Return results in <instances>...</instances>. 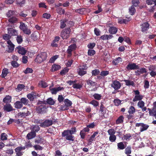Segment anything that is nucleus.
I'll return each mask as SVG.
<instances>
[{"label": "nucleus", "mask_w": 156, "mask_h": 156, "mask_svg": "<svg viewBox=\"0 0 156 156\" xmlns=\"http://www.w3.org/2000/svg\"><path fill=\"white\" fill-rule=\"evenodd\" d=\"M76 39L75 38H73L70 41L69 43L70 45L69 46V56L71 55V52L75 50L76 48Z\"/></svg>", "instance_id": "nucleus-1"}, {"label": "nucleus", "mask_w": 156, "mask_h": 156, "mask_svg": "<svg viewBox=\"0 0 156 156\" xmlns=\"http://www.w3.org/2000/svg\"><path fill=\"white\" fill-rule=\"evenodd\" d=\"M148 110L150 116H154L156 119V108H153V109L151 110L149 108H148Z\"/></svg>", "instance_id": "nucleus-13"}, {"label": "nucleus", "mask_w": 156, "mask_h": 156, "mask_svg": "<svg viewBox=\"0 0 156 156\" xmlns=\"http://www.w3.org/2000/svg\"><path fill=\"white\" fill-rule=\"evenodd\" d=\"M61 36L63 39H66L68 37V29L65 28L61 33Z\"/></svg>", "instance_id": "nucleus-8"}, {"label": "nucleus", "mask_w": 156, "mask_h": 156, "mask_svg": "<svg viewBox=\"0 0 156 156\" xmlns=\"http://www.w3.org/2000/svg\"><path fill=\"white\" fill-rule=\"evenodd\" d=\"M9 22L12 23H15L17 22L18 19L16 17L13 16L9 18L8 20Z\"/></svg>", "instance_id": "nucleus-26"}, {"label": "nucleus", "mask_w": 156, "mask_h": 156, "mask_svg": "<svg viewBox=\"0 0 156 156\" xmlns=\"http://www.w3.org/2000/svg\"><path fill=\"white\" fill-rule=\"evenodd\" d=\"M60 28L63 29L66 26V24H68V20L67 19L61 20H60Z\"/></svg>", "instance_id": "nucleus-12"}, {"label": "nucleus", "mask_w": 156, "mask_h": 156, "mask_svg": "<svg viewBox=\"0 0 156 156\" xmlns=\"http://www.w3.org/2000/svg\"><path fill=\"white\" fill-rule=\"evenodd\" d=\"M30 113L28 111H27V112H20L18 114V116L19 117H25L26 116H27L28 115H30Z\"/></svg>", "instance_id": "nucleus-18"}, {"label": "nucleus", "mask_w": 156, "mask_h": 156, "mask_svg": "<svg viewBox=\"0 0 156 156\" xmlns=\"http://www.w3.org/2000/svg\"><path fill=\"white\" fill-rule=\"evenodd\" d=\"M20 28L23 31L27 28V27H26L24 23L21 22L20 26Z\"/></svg>", "instance_id": "nucleus-46"}, {"label": "nucleus", "mask_w": 156, "mask_h": 156, "mask_svg": "<svg viewBox=\"0 0 156 156\" xmlns=\"http://www.w3.org/2000/svg\"><path fill=\"white\" fill-rule=\"evenodd\" d=\"M108 133L110 136H114L115 131L113 129H111L108 130Z\"/></svg>", "instance_id": "nucleus-42"}, {"label": "nucleus", "mask_w": 156, "mask_h": 156, "mask_svg": "<svg viewBox=\"0 0 156 156\" xmlns=\"http://www.w3.org/2000/svg\"><path fill=\"white\" fill-rule=\"evenodd\" d=\"M47 58L46 53L45 52H43L41 54L38 55L36 58L35 59V61L37 62L40 63L45 60Z\"/></svg>", "instance_id": "nucleus-2"}, {"label": "nucleus", "mask_w": 156, "mask_h": 156, "mask_svg": "<svg viewBox=\"0 0 156 156\" xmlns=\"http://www.w3.org/2000/svg\"><path fill=\"white\" fill-rule=\"evenodd\" d=\"M47 108H36V111L37 113L44 114L47 112Z\"/></svg>", "instance_id": "nucleus-21"}, {"label": "nucleus", "mask_w": 156, "mask_h": 156, "mask_svg": "<svg viewBox=\"0 0 156 156\" xmlns=\"http://www.w3.org/2000/svg\"><path fill=\"white\" fill-rule=\"evenodd\" d=\"M131 137V135L130 133L126 134L125 135H124L123 137L124 138V139L126 140H129Z\"/></svg>", "instance_id": "nucleus-60"}, {"label": "nucleus", "mask_w": 156, "mask_h": 156, "mask_svg": "<svg viewBox=\"0 0 156 156\" xmlns=\"http://www.w3.org/2000/svg\"><path fill=\"white\" fill-rule=\"evenodd\" d=\"M22 150L16 148L15 149V151L16 153V155L17 156H22L23 155V153L21 152Z\"/></svg>", "instance_id": "nucleus-35"}, {"label": "nucleus", "mask_w": 156, "mask_h": 156, "mask_svg": "<svg viewBox=\"0 0 156 156\" xmlns=\"http://www.w3.org/2000/svg\"><path fill=\"white\" fill-rule=\"evenodd\" d=\"M95 45V43H90L87 45V47L89 48L92 49L94 48Z\"/></svg>", "instance_id": "nucleus-61"}, {"label": "nucleus", "mask_w": 156, "mask_h": 156, "mask_svg": "<svg viewBox=\"0 0 156 156\" xmlns=\"http://www.w3.org/2000/svg\"><path fill=\"white\" fill-rule=\"evenodd\" d=\"M15 13V12L14 11L9 10L6 13V15L7 17H10L12 15H14Z\"/></svg>", "instance_id": "nucleus-58"}, {"label": "nucleus", "mask_w": 156, "mask_h": 156, "mask_svg": "<svg viewBox=\"0 0 156 156\" xmlns=\"http://www.w3.org/2000/svg\"><path fill=\"white\" fill-rule=\"evenodd\" d=\"M100 73V71L98 69H95L92 71V75L95 76Z\"/></svg>", "instance_id": "nucleus-62"}, {"label": "nucleus", "mask_w": 156, "mask_h": 156, "mask_svg": "<svg viewBox=\"0 0 156 156\" xmlns=\"http://www.w3.org/2000/svg\"><path fill=\"white\" fill-rule=\"evenodd\" d=\"M131 147L128 146L125 148V153L126 155H129V154H131Z\"/></svg>", "instance_id": "nucleus-31"}, {"label": "nucleus", "mask_w": 156, "mask_h": 156, "mask_svg": "<svg viewBox=\"0 0 156 156\" xmlns=\"http://www.w3.org/2000/svg\"><path fill=\"white\" fill-rule=\"evenodd\" d=\"M52 124H53V121L52 120L46 119L44 122L40 124V126L41 127L45 128L52 125Z\"/></svg>", "instance_id": "nucleus-4"}, {"label": "nucleus", "mask_w": 156, "mask_h": 156, "mask_svg": "<svg viewBox=\"0 0 156 156\" xmlns=\"http://www.w3.org/2000/svg\"><path fill=\"white\" fill-rule=\"evenodd\" d=\"M11 96L8 95L4 98L3 100V102L5 104L4 105V107H12L11 105L9 103L11 101Z\"/></svg>", "instance_id": "nucleus-3"}, {"label": "nucleus", "mask_w": 156, "mask_h": 156, "mask_svg": "<svg viewBox=\"0 0 156 156\" xmlns=\"http://www.w3.org/2000/svg\"><path fill=\"white\" fill-rule=\"evenodd\" d=\"M36 133L30 132L27 135V138L29 140H30L34 138L36 136Z\"/></svg>", "instance_id": "nucleus-23"}, {"label": "nucleus", "mask_w": 156, "mask_h": 156, "mask_svg": "<svg viewBox=\"0 0 156 156\" xmlns=\"http://www.w3.org/2000/svg\"><path fill=\"white\" fill-rule=\"evenodd\" d=\"M20 101L24 105H27L28 103V101L27 99L25 98H23L20 99Z\"/></svg>", "instance_id": "nucleus-41"}, {"label": "nucleus", "mask_w": 156, "mask_h": 156, "mask_svg": "<svg viewBox=\"0 0 156 156\" xmlns=\"http://www.w3.org/2000/svg\"><path fill=\"white\" fill-rule=\"evenodd\" d=\"M47 103L50 105H53L55 103V101L51 98H50L47 99Z\"/></svg>", "instance_id": "nucleus-44"}, {"label": "nucleus", "mask_w": 156, "mask_h": 156, "mask_svg": "<svg viewBox=\"0 0 156 156\" xmlns=\"http://www.w3.org/2000/svg\"><path fill=\"white\" fill-rule=\"evenodd\" d=\"M116 139V136L115 135H110L109 140L111 142H114Z\"/></svg>", "instance_id": "nucleus-52"}, {"label": "nucleus", "mask_w": 156, "mask_h": 156, "mask_svg": "<svg viewBox=\"0 0 156 156\" xmlns=\"http://www.w3.org/2000/svg\"><path fill=\"white\" fill-rule=\"evenodd\" d=\"M33 147H34L35 150H42V149H43V147H42L40 146L38 144H36L34 145L33 146Z\"/></svg>", "instance_id": "nucleus-45"}, {"label": "nucleus", "mask_w": 156, "mask_h": 156, "mask_svg": "<svg viewBox=\"0 0 156 156\" xmlns=\"http://www.w3.org/2000/svg\"><path fill=\"white\" fill-rule=\"evenodd\" d=\"M124 117L122 115H121L116 120V124L117 125L121 124L123 122Z\"/></svg>", "instance_id": "nucleus-24"}, {"label": "nucleus", "mask_w": 156, "mask_h": 156, "mask_svg": "<svg viewBox=\"0 0 156 156\" xmlns=\"http://www.w3.org/2000/svg\"><path fill=\"white\" fill-rule=\"evenodd\" d=\"M60 68L61 66L60 65L54 64L52 66L51 71L52 72L56 71Z\"/></svg>", "instance_id": "nucleus-25"}, {"label": "nucleus", "mask_w": 156, "mask_h": 156, "mask_svg": "<svg viewBox=\"0 0 156 156\" xmlns=\"http://www.w3.org/2000/svg\"><path fill=\"white\" fill-rule=\"evenodd\" d=\"M138 70L139 71V73L140 74H143L144 73H146L147 72L146 69L145 68H141Z\"/></svg>", "instance_id": "nucleus-57"}, {"label": "nucleus", "mask_w": 156, "mask_h": 156, "mask_svg": "<svg viewBox=\"0 0 156 156\" xmlns=\"http://www.w3.org/2000/svg\"><path fill=\"white\" fill-rule=\"evenodd\" d=\"M16 48L18 49V52L22 55H25L27 52V50L21 46H18Z\"/></svg>", "instance_id": "nucleus-11"}, {"label": "nucleus", "mask_w": 156, "mask_h": 156, "mask_svg": "<svg viewBox=\"0 0 156 156\" xmlns=\"http://www.w3.org/2000/svg\"><path fill=\"white\" fill-rule=\"evenodd\" d=\"M113 37V36L111 34H105L101 36L100 37V38L103 40H108L112 39Z\"/></svg>", "instance_id": "nucleus-20"}, {"label": "nucleus", "mask_w": 156, "mask_h": 156, "mask_svg": "<svg viewBox=\"0 0 156 156\" xmlns=\"http://www.w3.org/2000/svg\"><path fill=\"white\" fill-rule=\"evenodd\" d=\"M38 33H34L32 34L31 36L32 39L34 41L37 40L38 39Z\"/></svg>", "instance_id": "nucleus-40"}, {"label": "nucleus", "mask_w": 156, "mask_h": 156, "mask_svg": "<svg viewBox=\"0 0 156 156\" xmlns=\"http://www.w3.org/2000/svg\"><path fill=\"white\" fill-rule=\"evenodd\" d=\"M124 81L125 82L126 85L127 86H133L134 85V83L132 81L129 80H124Z\"/></svg>", "instance_id": "nucleus-28"}, {"label": "nucleus", "mask_w": 156, "mask_h": 156, "mask_svg": "<svg viewBox=\"0 0 156 156\" xmlns=\"http://www.w3.org/2000/svg\"><path fill=\"white\" fill-rule=\"evenodd\" d=\"M139 68V65H137L135 63H130L126 67V69L128 70L137 69Z\"/></svg>", "instance_id": "nucleus-6"}, {"label": "nucleus", "mask_w": 156, "mask_h": 156, "mask_svg": "<svg viewBox=\"0 0 156 156\" xmlns=\"http://www.w3.org/2000/svg\"><path fill=\"white\" fill-rule=\"evenodd\" d=\"M129 12L131 15H133L135 13L136 10L134 6L132 5L130 8L129 9Z\"/></svg>", "instance_id": "nucleus-32"}, {"label": "nucleus", "mask_w": 156, "mask_h": 156, "mask_svg": "<svg viewBox=\"0 0 156 156\" xmlns=\"http://www.w3.org/2000/svg\"><path fill=\"white\" fill-rule=\"evenodd\" d=\"M143 97V96L142 95H135L133 98V101L134 102L141 100Z\"/></svg>", "instance_id": "nucleus-27"}, {"label": "nucleus", "mask_w": 156, "mask_h": 156, "mask_svg": "<svg viewBox=\"0 0 156 156\" xmlns=\"http://www.w3.org/2000/svg\"><path fill=\"white\" fill-rule=\"evenodd\" d=\"M76 132V128L75 127H72L69 130V134L70 135L74 134Z\"/></svg>", "instance_id": "nucleus-49"}, {"label": "nucleus", "mask_w": 156, "mask_h": 156, "mask_svg": "<svg viewBox=\"0 0 156 156\" xmlns=\"http://www.w3.org/2000/svg\"><path fill=\"white\" fill-rule=\"evenodd\" d=\"M129 21V20L126 19H119L118 20V23L120 24L123 23H126Z\"/></svg>", "instance_id": "nucleus-48"}, {"label": "nucleus", "mask_w": 156, "mask_h": 156, "mask_svg": "<svg viewBox=\"0 0 156 156\" xmlns=\"http://www.w3.org/2000/svg\"><path fill=\"white\" fill-rule=\"evenodd\" d=\"M132 3L133 5V6L136 7L140 3L139 0H132Z\"/></svg>", "instance_id": "nucleus-55"}, {"label": "nucleus", "mask_w": 156, "mask_h": 156, "mask_svg": "<svg viewBox=\"0 0 156 156\" xmlns=\"http://www.w3.org/2000/svg\"><path fill=\"white\" fill-rule=\"evenodd\" d=\"M5 154L7 155L11 156L13 154V149L12 148L7 149L5 151Z\"/></svg>", "instance_id": "nucleus-33"}, {"label": "nucleus", "mask_w": 156, "mask_h": 156, "mask_svg": "<svg viewBox=\"0 0 156 156\" xmlns=\"http://www.w3.org/2000/svg\"><path fill=\"white\" fill-rule=\"evenodd\" d=\"M56 11L60 14H64L65 13L64 10L60 7H58L56 9Z\"/></svg>", "instance_id": "nucleus-38"}, {"label": "nucleus", "mask_w": 156, "mask_h": 156, "mask_svg": "<svg viewBox=\"0 0 156 156\" xmlns=\"http://www.w3.org/2000/svg\"><path fill=\"white\" fill-rule=\"evenodd\" d=\"M76 82V80H69V84L72 85L74 88L80 89L82 87V85L79 83H77Z\"/></svg>", "instance_id": "nucleus-5"}, {"label": "nucleus", "mask_w": 156, "mask_h": 156, "mask_svg": "<svg viewBox=\"0 0 156 156\" xmlns=\"http://www.w3.org/2000/svg\"><path fill=\"white\" fill-rule=\"evenodd\" d=\"M16 40L18 43L19 44H20L23 41L22 37L21 35L17 36L16 38Z\"/></svg>", "instance_id": "nucleus-50"}, {"label": "nucleus", "mask_w": 156, "mask_h": 156, "mask_svg": "<svg viewBox=\"0 0 156 156\" xmlns=\"http://www.w3.org/2000/svg\"><path fill=\"white\" fill-rule=\"evenodd\" d=\"M87 84L91 86H94L96 85V83L95 82H93L90 80H88L87 81Z\"/></svg>", "instance_id": "nucleus-43"}, {"label": "nucleus", "mask_w": 156, "mask_h": 156, "mask_svg": "<svg viewBox=\"0 0 156 156\" xmlns=\"http://www.w3.org/2000/svg\"><path fill=\"white\" fill-rule=\"evenodd\" d=\"M95 53V51L94 50L89 49L88 51V54L89 55L92 56L94 55Z\"/></svg>", "instance_id": "nucleus-51"}, {"label": "nucleus", "mask_w": 156, "mask_h": 156, "mask_svg": "<svg viewBox=\"0 0 156 156\" xmlns=\"http://www.w3.org/2000/svg\"><path fill=\"white\" fill-rule=\"evenodd\" d=\"M149 24L148 23L146 22L143 23L142 25V31L144 32L147 31L149 29Z\"/></svg>", "instance_id": "nucleus-17"}, {"label": "nucleus", "mask_w": 156, "mask_h": 156, "mask_svg": "<svg viewBox=\"0 0 156 156\" xmlns=\"http://www.w3.org/2000/svg\"><path fill=\"white\" fill-rule=\"evenodd\" d=\"M93 97L95 99L99 100L101 99V95L98 94H95L93 95Z\"/></svg>", "instance_id": "nucleus-53"}, {"label": "nucleus", "mask_w": 156, "mask_h": 156, "mask_svg": "<svg viewBox=\"0 0 156 156\" xmlns=\"http://www.w3.org/2000/svg\"><path fill=\"white\" fill-rule=\"evenodd\" d=\"M8 73V69L6 68L3 69L2 74V77L4 78L7 76Z\"/></svg>", "instance_id": "nucleus-34"}, {"label": "nucleus", "mask_w": 156, "mask_h": 156, "mask_svg": "<svg viewBox=\"0 0 156 156\" xmlns=\"http://www.w3.org/2000/svg\"><path fill=\"white\" fill-rule=\"evenodd\" d=\"M63 89V87H59L51 89H50V90L51 91V93L52 94H55L57 92L62 90Z\"/></svg>", "instance_id": "nucleus-16"}, {"label": "nucleus", "mask_w": 156, "mask_h": 156, "mask_svg": "<svg viewBox=\"0 0 156 156\" xmlns=\"http://www.w3.org/2000/svg\"><path fill=\"white\" fill-rule=\"evenodd\" d=\"M40 130V127L38 126H35L32 128L31 131L30 132H33L36 133L38 132Z\"/></svg>", "instance_id": "nucleus-39"}, {"label": "nucleus", "mask_w": 156, "mask_h": 156, "mask_svg": "<svg viewBox=\"0 0 156 156\" xmlns=\"http://www.w3.org/2000/svg\"><path fill=\"white\" fill-rule=\"evenodd\" d=\"M122 62V58L120 57H118V58H116L112 62V63L114 65H117L119 63Z\"/></svg>", "instance_id": "nucleus-30"}, {"label": "nucleus", "mask_w": 156, "mask_h": 156, "mask_svg": "<svg viewBox=\"0 0 156 156\" xmlns=\"http://www.w3.org/2000/svg\"><path fill=\"white\" fill-rule=\"evenodd\" d=\"M25 86L23 84H19L17 86V87L16 89V91H18L21 90L23 89Z\"/></svg>", "instance_id": "nucleus-36"}, {"label": "nucleus", "mask_w": 156, "mask_h": 156, "mask_svg": "<svg viewBox=\"0 0 156 156\" xmlns=\"http://www.w3.org/2000/svg\"><path fill=\"white\" fill-rule=\"evenodd\" d=\"M15 107H22L23 106V104L21 101H17L15 103Z\"/></svg>", "instance_id": "nucleus-47"}, {"label": "nucleus", "mask_w": 156, "mask_h": 156, "mask_svg": "<svg viewBox=\"0 0 156 156\" xmlns=\"http://www.w3.org/2000/svg\"><path fill=\"white\" fill-rule=\"evenodd\" d=\"M7 135L5 133H3L1 134L0 139L2 140H6L7 139Z\"/></svg>", "instance_id": "nucleus-54"}, {"label": "nucleus", "mask_w": 156, "mask_h": 156, "mask_svg": "<svg viewBox=\"0 0 156 156\" xmlns=\"http://www.w3.org/2000/svg\"><path fill=\"white\" fill-rule=\"evenodd\" d=\"M83 69L82 68H79L78 69V74L81 76H83L87 73V72Z\"/></svg>", "instance_id": "nucleus-29"}, {"label": "nucleus", "mask_w": 156, "mask_h": 156, "mask_svg": "<svg viewBox=\"0 0 156 156\" xmlns=\"http://www.w3.org/2000/svg\"><path fill=\"white\" fill-rule=\"evenodd\" d=\"M33 70L32 69L27 68L26 70L24 71V73L26 74L28 73H31L33 72Z\"/></svg>", "instance_id": "nucleus-63"}, {"label": "nucleus", "mask_w": 156, "mask_h": 156, "mask_svg": "<svg viewBox=\"0 0 156 156\" xmlns=\"http://www.w3.org/2000/svg\"><path fill=\"white\" fill-rule=\"evenodd\" d=\"M58 55H55L52 57L50 59L49 62L50 63H53L58 58Z\"/></svg>", "instance_id": "nucleus-59"}, {"label": "nucleus", "mask_w": 156, "mask_h": 156, "mask_svg": "<svg viewBox=\"0 0 156 156\" xmlns=\"http://www.w3.org/2000/svg\"><path fill=\"white\" fill-rule=\"evenodd\" d=\"M126 142H121L117 144V149L119 150H122L126 148Z\"/></svg>", "instance_id": "nucleus-10"}, {"label": "nucleus", "mask_w": 156, "mask_h": 156, "mask_svg": "<svg viewBox=\"0 0 156 156\" xmlns=\"http://www.w3.org/2000/svg\"><path fill=\"white\" fill-rule=\"evenodd\" d=\"M99 115L103 117H104V114L106 113V108H100L99 110Z\"/></svg>", "instance_id": "nucleus-22"}, {"label": "nucleus", "mask_w": 156, "mask_h": 156, "mask_svg": "<svg viewBox=\"0 0 156 156\" xmlns=\"http://www.w3.org/2000/svg\"><path fill=\"white\" fill-rule=\"evenodd\" d=\"M149 126L145 124V125H144L141 126H140V132H142L144 131H145L148 129L149 127Z\"/></svg>", "instance_id": "nucleus-37"}, {"label": "nucleus", "mask_w": 156, "mask_h": 156, "mask_svg": "<svg viewBox=\"0 0 156 156\" xmlns=\"http://www.w3.org/2000/svg\"><path fill=\"white\" fill-rule=\"evenodd\" d=\"M117 28L113 26L110 27L108 30L109 33L111 34H115L117 32Z\"/></svg>", "instance_id": "nucleus-14"}, {"label": "nucleus", "mask_w": 156, "mask_h": 156, "mask_svg": "<svg viewBox=\"0 0 156 156\" xmlns=\"http://www.w3.org/2000/svg\"><path fill=\"white\" fill-rule=\"evenodd\" d=\"M121 87V83L118 81L115 80L112 82L111 84V87L115 90L120 89Z\"/></svg>", "instance_id": "nucleus-7"}, {"label": "nucleus", "mask_w": 156, "mask_h": 156, "mask_svg": "<svg viewBox=\"0 0 156 156\" xmlns=\"http://www.w3.org/2000/svg\"><path fill=\"white\" fill-rule=\"evenodd\" d=\"M45 140L42 137L38 136L36 137L35 139V143L36 144H41L45 142Z\"/></svg>", "instance_id": "nucleus-9"}, {"label": "nucleus", "mask_w": 156, "mask_h": 156, "mask_svg": "<svg viewBox=\"0 0 156 156\" xmlns=\"http://www.w3.org/2000/svg\"><path fill=\"white\" fill-rule=\"evenodd\" d=\"M62 137L63 139L69 140V130L68 129L64 130L62 133Z\"/></svg>", "instance_id": "nucleus-19"}, {"label": "nucleus", "mask_w": 156, "mask_h": 156, "mask_svg": "<svg viewBox=\"0 0 156 156\" xmlns=\"http://www.w3.org/2000/svg\"><path fill=\"white\" fill-rule=\"evenodd\" d=\"M94 32L95 34L97 36H98L100 35L101 32L97 28H95L94 29Z\"/></svg>", "instance_id": "nucleus-64"}, {"label": "nucleus", "mask_w": 156, "mask_h": 156, "mask_svg": "<svg viewBox=\"0 0 156 156\" xmlns=\"http://www.w3.org/2000/svg\"><path fill=\"white\" fill-rule=\"evenodd\" d=\"M8 33L10 36L16 35L17 34L16 30L12 28H8Z\"/></svg>", "instance_id": "nucleus-15"}, {"label": "nucleus", "mask_w": 156, "mask_h": 156, "mask_svg": "<svg viewBox=\"0 0 156 156\" xmlns=\"http://www.w3.org/2000/svg\"><path fill=\"white\" fill-rule=\"evenodd\" d=\"M12 66L14 67H17L19 66V64L15 61H13L11 62V63Z\"/></svg>", "instance_id": "nucleus-56"}]
</instances>
